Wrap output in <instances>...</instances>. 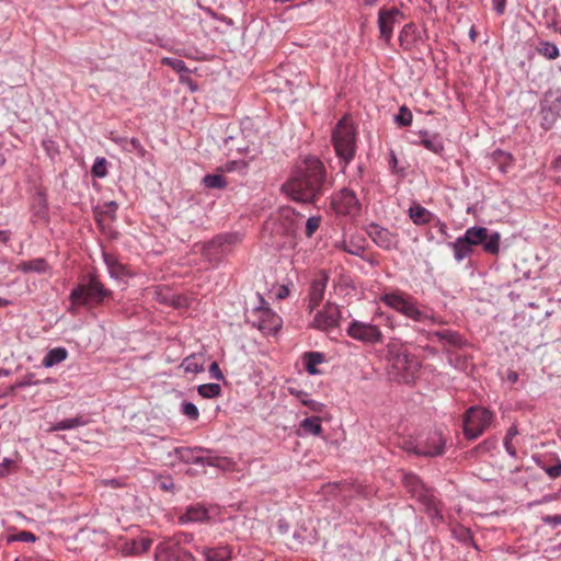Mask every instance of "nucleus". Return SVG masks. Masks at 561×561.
Wrapping results in <instances>:
<instances>
[{
    "mask_svg": "<svg viewBox=\"0 0 561 561\" xmlns=\"http://www.w3.org/2000/svg\"><path fill=\"white\" fill-rule=\"evenodd\" d=\"M332 185L333 180L323 162L316 157H307L282 185V192L295 202L316 204Z\"/></svg>",
    "mask_w": 561,
    "mask_h": 561,
    "instance_id": "f257e3e1",
    "label": "nucleus"
},
{
    "mask_svg": "<svg viewBox=\"0 0 561 561\" xmlns=\"http://www.w3.org/2000/svg\"><path fill=\"white\" fill-rule=\"evenodd\" d=\"M501 234L496 231L490 232L488 228L473 226L466 230L465 234L449 243L454 250V257L457 262L463 261L473 253V248L481 245L483 251L491 255L500 252Z\"/></svg>",
    "mask_w": 561,
    "mask_h": 561,
    "instance_id": "f03ea898",
    "label": "nucleus"
},
{
    "mask_svg": "<svg viewBox=\"0 0 561 561\" xmlns=\"http://www.w3.org/2000/svg\"><path fill=\"white\" fill-rule=\"evenodd\" d=\"M110 298H113V291L105 287L94 272L82 275L69 295L72 305L88 309L103 306Z\"/></svg>",
    "mask_w": 561,
    "mask_h": 561,
    "instance_id": "7ed1b4c3",
    "label": "nucleus"
},
{
    "mask_svg": "<svg viewBox=\"0 0 561 561\" xmlns=\"http://www.w3.org/2000/svg\"><path fill=\"white\" fill-rule=\"evenodd\" d=\"M387 358L390 365L389 375L392 380L407 385L414 381L421 368V362L415 355L408 353L403 346L389 344Z\"/></svg>",
    "mask_w": 561,
    "mask_h": 561,
    "instance_id": "20e7f679",
    "label": "nucleus"
},
{
    "mask_svg": "<svg viewBox=\"0 0 561 561\" xmlns=\"http://www.w3.org/2000/svg\"><path fill=\"white\" fill-rule=\"evenodd\" d=\"M402 484L407 492L424 506L432 524L438 523L443 518L433 489L425 486L416 474L404 473Z\"/></svg>",
    "mask_w": 561,
    "mask_h": 561,
    "instance_id": "39448f33",
    "label": "nucleus"
},
{
    "mask_svg": "<svg viewBox=\"0 0 561 561\" xmlns=\"http://www.w3.org/2000/svg\"><path fill=\"white\" fill-rule=\"evenodd\" d=\"M332 142L336 156L345 162L354 158L356 152V133L352 123L346 117L339 121L332 131Z\"/></svg>",
    "mask_w": 561,
    "mask_h": 561,
    "instance_id": "423d86ee",
    "label": "nucleus"
},
{
    "mask_svg": "<svg viewBox=\"0 0 561 561\" xmlns=\"http://www.w3.org/2000/svg\"><path fill=\"white\" fill-rule=\"evenodd\" d=\"M241 241L242 234L239 232L219 233L203 244L202 255L210 263L219 264Z\"/></svg>",
    "mask_w": 561,
    "mask_h": 561,
    "instance_id": "0eeeda50",
    "label": "nucleus"
},
{
    "mask_svg": "<svg viewBox=\"0 0 561 561\" xmlns=\"http://www.w3.org/2000/svg\"><path fill=\"white\" fill-rule=\"evenodd\" d=\"M494 419L492 411L484 407L472 405L463 414V434L468 439H476L490 427Z\"/></svg>",
    "mask_w": 561,
    "mask_h": 561,
    "instance_id": "6e6552de",
    "label": "nucleus"
},
{
    "mask_svg": "<svg viewBox=\"0 0 561 561\" xmlns=\"http://www.w3.org/2000/svg\"><path fill=\"white\" fill-rule=\"evenodd\" d=\"M380 300L391 309L414 321L423 322L430 319L425 312L419 309L417 301L412 296L390 293L380 296Z\"/></svg>",
    "mask_w": 561,
    "mask_h": 561,
    "instance_id": "1a4fd4ad",
    "label": "nucleus"
},
{
    "mask_svg": "<svg viewBox=\"0 0 561 561\" xmlns=\"http://www.w3.org/2000/svg\"><path fill=\"white\" fill-rule=\"evenodd\" d=\"M261 306L256 307L252 314L256 318L253 325L265 334H276L282 328V319L266 305V301L260 296Z\"/></svg>",
    "mask_w": 561,
    "mask_h": 561,
    "instance_id": "9d476101",
    "label": "nucleus"
},
{
    "mask_svg": "<svg viewBox=\"0 0 561 561\" xmlns=\"http://www.w3.org/2000/svg\"><path fill=\"white\" fill-rule=\"evenodd\" d=\"M221 510L218 506H205L203 504L191 505L186 508L185 513L179 517L180 523H221L222 519L218 518Z\"/></svg>",
    "mask_w": 561,
    "mask_h": 561,
    "instance_id": "9b49d317",
    "label": "nucleus"
},
{
    "mask_svg": "<svg viewBox=\"0 0 561 561\" xmlns=\"http://www.w3.org/2000/svg\"><path fill=\"white\" fill-rule=\"evenodd\" d=\"M561 91L556 93L551 90L546 92L540 102L541 127L546 130L552 128L560 111Z\"/></svg>",
    "mask_w": 561,
    "mask_h": 561,
    "instance_id": "f8f14e48",
    "label": "nucleus"
},
{
    "mask_svg": "<svg viewBox=\"0 0 561 561\" xmlns=\"http://www.w3.org/2000/svg\"><path fill=\"white\" fill-rule=\"evenodd\" d=\"M333 209L341 215L357 216L360 213L362 205L356 194L348 188H342L332 196Z\"/></svg>",
    "mask_w": 561,
    "mask_h": 561,
    "instance_id": "ddd939ff",
    "label": "nucleus"
},
{
    "mask_svg": "<svg viewBox=\"0 0 561 561\" xmlns=\"http://www.w3.org/2000/svg\"><path fill=\"white\" fill-rule=\"evenodd\" d=\"M347 334L354 340L369 344L381 343L383 337L377 325L358 320L350 323Z\"/></svg>",
    "mask_w": 561,
    "mask_h": 561,
    "instance_id": "4468645a",
    "label": "nucleus"
},
{
    "mask_svg": "<svg viewBox=\"0 0 561 561\" xmlns=\"http://www.w3.org/2000/svg\"><path fill=\"white\" fill-rule=\"evenodd\" d=\"M341 320V311L339 306L331 301H327L322 310H319L313 321L311 322V327L321 330L329 331L335 329L340 325Z\"/></svg>",
    "mask_w": 561,
    "mask_h": 561,
    "instance_id": "2eb2a0df",
    "label": "nucleus"
},
{
    "mask_svg": "<svg viewBox=\"0 0 561 561\" xmlns=\"http://www.w3.org/2000/svg\"><path fill=\"white\" fill-rule=\"evenodd\" d=\"M402 19H404V14L400 9L396 7L390 9L381 8L379 10L377 23L380 38L383 39L387 44H389L392 38L394 24H397Z\"/></svg>",
    "mask_w": 561,
    "mask_h": 561,
    "instance_id": "dca6fc26",
    "label": "nucleus"
},
{
    "mask_svg": "<svg viewBox=\"0 0 561 561\" xmlns=\"http://www.w3.org/2000/svg\"><path fill=\"white\" fill-rule=\"evenodd\" d=\"M366 232L374 243L382 250L390 251L398 247V234L376 222L369 224L366 228Z\"/></svg>",
    "mask_w": 561,
    "mask_h": 561,
    "instance_id": "f3484780",
    "label": "nucleus"
},
{
    "mask_svg": "<svg viewBox=\"0 0 561 561\" xmlns=\"http://www.w3.org/2000/svg\"><path fill=\"white\" fill-rule=\"evenodd\" d=\"M157 561H195L194 557L173 541H164L157 546Z\"/></svg>",
    "mask_w": 561,
    "mask_h": 561,
    "instance_id": "a211bd4d",
    "label": "nucleus"
},
{
    "mask_svg": "<svg viewBox=\"0 0 561 561\" xmlns=\"http://www.w3.org/2000/svg\"><path fill=\"white\" fill-rule=\"evenodd\" d=\"M329 274L325 271H320L318 275L311 280L308 293L307 310L309 313L313 312L320 306L324 298V293L329 282Z\"/></svg>",
    "mask_w": 561,
    "mask_h": 561,
    "instance_id": "6ab92c4d",
    "label": "nucleus"
},
{
    "mask_svg": "<svg viewBox=\"0 0 561 561\" xmlns=\"http://www.w3.org/2000/svg\"><path fill=\"white\" fill-rule=\"evenodd\" d=\"M202 451V448L195 447H175L173 453L176 458L185 463H194V465H213L210 461L206 460L204 457L197 455Z\"/></svg>",
    "mask_w": 561,
    "mask_h": 561,
    "instance_id": "aec40b11",
    "label": "nucleus"
},
{
    "mask_svg": "<svg viewBox=\"0 0 561 561\" xmlns=\"http://www.w3.org/2000/svg\"><path fill=\"white\" fill-rule=\"evenodd\" d=\"M104 262L108 270V273L114 278L130 277L133 273L129 271L127 265H124L118 259L110 253H103Z\"/></svg>",
    "mask_w": 561,
    "mask_h": 561,
    "instance_id": "412c9836",
    "label": "nucleus"
},
{
    "mask_svg": "<svg viewBox=\"0 0 561 561\" xmlns=\"http://www.w3.org/2000/svg\"><path fill=\"white\" fill-rule=\"evenodd\" d=\"M445 448V442L439 434H434L431 436L424 446V448L417 447L415 450L416 454L427 456V457H435L440 456L444 453Z\"/></svg>",
    "mask_w": 561,
    "mask_h": 561,
    "instance_id": "4be33fe9",
    "label": "nucleus"
},
{
    "mask_svg": "<svg viewBox=\"0 0 561 561\" xmlns=\"http://www.w3.org/2000/svg\"><path fill=\"white\" fill-rule=\"evenodd\" d=\"M420 145L427 150L440 154L444 151V142L439 134H430L427 130L420 131Z\"/></svg>",
    "mask_w": 561,
    "mask_h": 561,
    "instance_id": "5701e85b",
    "label": "nucleus"
},
{
    "mask_svg": "<svg viewBox=\"0 0 561 561\" xmlns=\"http://www.w3.org/2000/svg\"><path fill=\"white\" fill-rule=\"evenodd\" d=\"M434 336L445 346L461 347L465 344L462 336L458 332L442 330L433 333Z\"/></svg>",
    "mask_w": 561,
    "mask_h": 561,
    "instance_id": "b1692460",
    "label": "nucleus"
},
{
    "mask_svg": "<svg viewBox=\"0 0 561 561\" xmlns=\"http://www.w3.org/2000/svg\"><path fill=\"white\" fill-rule=\"evenodd\" d=\"M409 216L415 225L422 226L431 221L433 214L420 204H414L409 208Z\"/></svg>",
    "mask_w": 561,
    "mask_h": 561,
    "instance_id": "393cba45",
    "label": "nucleus"
},
{
    "mask_svg": "<svg viewBox=\"0 0 561 561\" xmlns=\"http://www.w3.org/2000/svg\"><path fill=\"white\" fill-rule=\"evenodd\" d=\"M68 357V351L65 347H55L53 350H49L45 357L43 358V366L46 368L53 367L64 360H66Z\"/></svg>",
    "mask_w": 561,
    "mask_h": 561,
    "instance_id": "a878e982",
    "label": "nucleus"
},
{
    "mask_svg": "<svg viewBox=\"0 0 561 561\" xmlns=\"http://www.w3.org/2000/svg\"><path fill=\"white\" fill-rule=\"evenodd\" d=\"M88 423V421L82 415H77L72 419H65L62 421H59L55 424H53L47 432H57V431H67L72 430L79 426H83Z\"/></svg>",
    "mask_w": 561,
    "mask_h": 561,
    "instance_id": "bb28decb",
    "label": "nucleus"
},
{
    "mask_svg": "<svg viewBox=\"0 0 561 561\" xmlns=\"http://www.w3.org/2000/svg\"><path fill=\"white\" fill-rule=\"evenodd\" d=\"M118 208L116 202H107L102 206H99L94 209V218L95 221L101 225L105 218H110L111 220L115 219V214Z\"/></svg>",
    "mask_w": 561,
    "mask_h": 561,
    "instance_id": "cd10ccee",
    "label": "nucleus"
},
{
    "mask_svg": "<svg viewBox=\"0 0 561 561\" xmlns=\"http://www.w3.org/2000/svg\"><path fill=\"white\" fill-rule=\"evenodd\" d=\"M19 268L23 273H46L49 270V265L45 259L37 257L30 261L21 262Z\"/></svg>",
    "mask_w": 561,
    "mask_h": 561,
    "instance_id": "c85d7f7f",
    "label": "nucleus"
},
{
    "mask_svg": "<svg viewBox=\"0 0 561 561\" xmlns=\"http://www.w3.org/2000/svg\"><path fill=\"white\" fill-rule=\"evenodd\" d=\"M288 392L295 396L301 402V404L309 408L311 411L322 412L324 405L320 402L310 399L309 394L306 391L289 387Z\"/></svg>",
    "mask_w": 561,
    "mask_h": 561,
    "instance_id": "c756f323",
    "label": "nucleus"
},
{
    "mask_svg": "<svg viewBox=\"0 0 561 561\" xmlns=\"http://www.w3.org/2000/svg\"><path fill=\"white\" fill-rule=\"evenodd\" d=\"M325 359V356L323 353L320 352H307L304 354V363L305 368L308 374L310 375H317L319 374V370L316 368L317 365L323 363Z\"/></svg>",
    "mask_w": 561,
    "mask_h": 561,
    "instance_id": "7c9ffc66",
    "label": "nucleus"
},
{
    "mask_svg": "<svg viewBox=\"0 0 561 561\" xmlns=\"http://www.w3.org/2000/svg\"><path fill=\"white\" fill-rule=\"evenodd\" d=\"M152 545V539L149 537H141L126 543L125 552L130 554H140L149 550Z\"/></svg>",
    "mask_w": 561,
    "mask_h": 561,
    "instance_id": "2f4dec72",
    "label": "nucleus"
},
{
    "mask_svg": "<svg viewBox=\"0 0 561 561\" xmlns=\"http://www.w3.org/2000/svg\"><path fill=\"white\" fill-rule=\"evenodd\" d=\"M206 561H230L231 550L228 547L208 548L204 550Z\"/></svg>",
    "mask_w": 561,
    "mask_h": 561,
    "instance_id": "473e14b6",
    "label": "nucleus"
},
{
    "mask_svg": "<svg viewBox=\"0 0 561 561\" xmlns=\"http://www.w3.org/2000/svg\"><path fill=\"white\" fill-rule=\"evenodd\" d=\"M300 428L306 434H311L314 436H319L323 432L321 419L319 416L306 417L305 420L301 421Z\"/></svg>",
    "mask_w": 561,
    "mask_h": 561,
    "instance_id": "72a5a7b5",
    "label": "nucleus"
},
{
    "mask_svg": "<svg viewBox=\"0 0 561 561\" xmlns=\"http://www.w3.org/2000/svg\"><path fill=\"white\" fill-rule=\"evenodd\" d=\"M536 50L539 55L546 57L549 60H554L560 55L557 45L548 41H540L536 47Z\"/></svg>",
    "mask_w": 561,
    "mask_h": 561,
    "instance_id": "f704fd0d",
    "label": "nucleus"
},
{
    "mask_svg": "<svg viewBox=\"0 0 561 561\" xmlns=\"http://www.w3.org/2000/svg\"><path fill=\"white\" fill-rule=\"evenodd\" d=\"M203 184L207 188L222 190L227 187L228 181L222 174H206L203 178Z\"/></svg>",
    "mask_w": 561,
    "mask_h": 561,
    "instance_id": "c9c22d12",
    "label": "nucleus"
},
{
    "mask_svg": "<svg viewBox=\"0 0 561 561\" xmlns=\"http://www.w3.org/2000/svg\"><path fill=\"white\" fill-rule=\"evenodd\" d=\"M181 367L186 371V373H194V374H198V373H202L205 370L204 368V363L203 362H199L197 359V356L195 354L191 355V356H187L183 359L182 364H181Z\"/></svg>",
    "mask_w": 561,
    "mask_h": 561,
    "instance_id": "e433bc0d",
    "label": "nucleus"
},
{
    "mask_svg": "<svg viewBox=\"0 0 561 561\" xmlns=\"http://www.w3.org/2000/svg\"><path fill=\"white\" fill-rule=\"evenodd\" d=\"M197 392L205 399H214L221 394V387L218 383H203L197 387Z\"/></svg>",
    "mask_w": 561,
    "mask_h": 561,
    "instance_id": "4c0bfd02",
    "label": "nucleus"
},
{
    "mask_svg": "<svg viewBox=\"0 0 561 561\" xmlns=\"http://www.w3.org/2000/svg\"><path fill=\"white\" fill-rule=\"evenodd\" d=\"M412 118H413L412 112L405 105H402L399 108V113L397 115H394V122L400 127L410 126L412 124Z\"/></svg>",
    "mask_w": 561,
    "mask_h": 561,
    "instance_id": "58836bf2",
    "label": "nucleus"
},
{
    "mask_svg": "<svg viewBox=\"0 0 561 561\" xmlns=\"http://www.w3.org/2000/svg\"><path fill=\"white\" fill-rule=\"evenodd\" d=\"M91 173L94 178H105L107 174V161L103 157H98L91 169Z\"/></svg>",
    "mask_w": 561,
    "mask_h": 561,
    "instance_id": "ea45409f",
    "label": "nucleus"
},
{
    "mask_svg": "<svg viewBox=\"0 0 561 561\" xmlns=\"http://www.w3.org/2000/svg\"><path fill=\"white\" fill-rule=\"evenodd\" d=\"M322 222L321 216H312L307 219L306 227H305V236L307 238H312L316 231L320 228V225Z\"/></svg>",
    "mask_w": 561,
    "mask_h": 561,
    "instance_id": "a19ab883",
    "label": "nucleus"
},
{
    "mask_svg": "<svg viewBox=\"0 0 561 561\" xmlns=\"http://www.w3.org/2000/svg\"><path fill=\"white\" fill-rule=\"evenodd\" d=\"M162 64L171 67L173 70H175L179 73H190L191 72V70L187 68V66L185 65V62L182 59L163 58Z\"/></svg>",
    "mask_w": 561,
    "mask_h": 561,
    "instance_id": "79ce46f5",
    "label": "nucleus"
},
{
    "mask_svg": "<svg viewBox=\"0 0 561 561\" xmlns=\"http://www.w3.org/2000/svg\"><path fill=\"white\" fill-rule=\"evenodd\" d=\"M337 248L348 254L359 256V257H363V253L365 252L364 247H362L359 244H355L353 242L347 243L346 241H343L341 244L337 245Z\"/></svg>",
    "mask_w": 561,
    "mask_h": 561,
    "instance_id": "37998d69",
    "label": "nucleus"
},
{
    "mask_svg": "<svg viewBox=\"0 0 561 561\" xmlns=\"http://www.w3.org/2000/svg\"><path fill=\"white\" fill-rule=\"evenodd\" d=\"M181 412L191 421H196L199 417V411L192 402H183L181 404Z\"/></svg>",
    "mask_w": 561,
    "mask_h": 561,
    "instance_id": "c03bdc74",
    "label": "nucleus"
},
{
    "mask_svg": "<svg viewBox=\"0 0 561 561\" xmlns=\"http://www.w3.org/2000/svg\"><path fill=\"white\" fill-rule=\"evenodd\" d=\"M453 536L461 542H471L472 534L470 528H451Z\"/></svg>",
    "mask_w": 561,
    "mask_h": 561,
    "instance_id": "a18cd8bd",
    "label": "nucleus"
},
{
    "mask_svg": "<svg viewBox=\"0 0 561 561\" xmlns=\"http://www.w3.org/2000/svg\"><path fill=\"white\" fill-rule=\"evenodd\" d=\"M39 381L35 379L34 374H27L25 375L20 381H18L15 385L11 386L10 390L13 392L16 388H25L34 385H38Z\"/></svg>",
    "mask_w": 561,
    "mask_h": 561,
    "instance_id": "49530a36",
    "label": "nucleus"
},
{
    "mask_svg": "<svg viewBox=\"0 0 561 561\" xmlns=\"http://www.w3.org/2000/svg\"><path fill=\"white\" fill-rule=\"evenodd\" d=\"M127 144L129 145V148L125 147V149L129 152L131 151H136L137 154L141 158H144L147 153V150L145 149V147L141 145L140 140L137 139V138H131L127 141Z\"/></svg>",
    "mask_w": 561,
    "mask_h": 561,
    "instance_id": "de8ad7c7",
    "label": "nucleus"
},
{
    "mask_svg": "<svg viewBox=\"0 0 561 561\" xmlns=\"http://www.w3.org/2000/svg\"><path fill=\"white\" fill-rule=\"evenodd\" d=\"M496 439L495 438H488L485 440H483L482 443H480L476 448L474 450L477 453H489L493 449H495L496 447Z\"/></svg>",
    "mask_w": 561,
    "mask_h": 561,
    "instance_id": "09e8293b",
    "label": "nucleus"
},
{
    "mask_svg": "<svg viewBox=\"0 0 561 561\" xmlns=\"http://www.w3.org/2000/svg\"><path fill=\"white\" fill-rule=\"evenodd\" d=\"M35 539L36 538L34 536V534H32L30 531H20L16 535L9 536L8 537V542H11V541H14V540L33 542V541H35Z\"/></svg>",
    "mask_w": 561,
    "mask_h": 561,
    "instance_id": "8fccbe9b",
    "label": "nucleus"
},
{
    "mask_svg": "<svg viewBox=\"0 0 561 561\" xmlns=\"http://www.w3.org/2000/svg\"><path fill=\"white\" fill-rule=\"evenodd\" d=\"M280 216L283 219L285 220H290L289 225H288V228H287V231H294L295 229V222H294V217L296 216V213L293 208H283L282 209V213H280Z\"/></svg>",
    "mask_w": 561,
    "mask_h": 561,
    "instance_id": "3c124183",
    "label": "nucleus"
},
{
    "mask_svg": "<svg viewBox=\"0 0 561 561\" xmlns=\"http://www.w3.org/2000/svg\"><path fill=\"white\" fill-rule=\"evenodd\" d=\"M43 148L47 152L48 156L53 157L54 154L58 153L57 146L54 140L51 139H44L42 142Z\"/></svg>",
    "mask_w": 561,
    "mask_h": 561,
    "instance_id": "603ef678",
    "label": "nucleus"
},
{
    "mask_svg": "<svg viewBox=\"0 0 561 561\" xmlns=\"http://www.w3.org/2000/svg\"><path fill=\"white\" fill-rule=\"evenodd\" d=\"M208 371H209L211 378H215L217 380L224 379V374H222L217 362H213L210 364Z\"/></svg>",
    "mask_w": 561,
    "mask_h": 561,
    "instance_id": "864d4df0",
    "label": "nucleus"
},
{
    "mask_svg": "<svg viewBox=\"0 0 561 561\" xmlns=\"http://www.w3.org/2000/svg\"><path fill=\"white\" fill-rule=\"evenodd\" d=\"M492 5L497 15H503L506 10V0H492Z\"/></svg>",
    "mask_w": 561,
    "mask_h": 561,
    "instance_id": "5fc2aeb1",
    "label": "nucleus"
},
{
    "mask_svg": "<svg viewBox=\"0 0 561 561\" xmlns=\"http://www.w3.org/2000/svg\"><path fill=\"white\" fill-rule=\"evenodd\" d=\"M159 488L162 490V491H172L174 489V482H173V479L171 477H167V478H163L160 482H159Z\"/></svg>",
    "mask_w": 561,
    "mask_h": 561,
    "instance_id": "6e6d98bb",
    "label": "nucleus"
},
{
    "mask_svg": "<svg viewBox=\"0 0 561 561\" xmlns=\"http://www.w3.org/2000/svg\"><path fill=\"white\" fill-rule=\"evenodd\" d=\"M546 472L550 478H558L561 476V461L554 466H550L546 469Z\"/></svg>",
    "mask_w": 561,
    "mask_h": 561,
    "instance_id": "4d7b16f0",
    "label": "nucleus"
},
{
    "mask_svg": "<svg viewBox=\"0 0 561 561\" xmlns=\"http://www.w3.org/2000/svg\"><path fill=\"white\" fill-rule=\"evenodd\" d=\"M504 447L507 454L514 458L517 457V450L515 446L513 445V439L504 438Z\"/></svg>",
    "mask_w": 561,
    "mask_h": 561,
    "instance_id": "13d9d810",
    "label": "nucleus"
},
{
    "mask_svg": "<svg viewBox=\"0 0 561 561\" xmlns=\"http://www.w3.org/2000/svg\"><path fill=\"white\" fill-rule=\"evenodd\" d=\"M552 169L558 173L557 181L561 183V156L554 159L552 162Z\"/></svg>",
    "mask_w": 561,
    "mask_h": 561,
    "instance_id": "bf43d9fd",
    "label": "nucleus"
},
{
    "mask_svg": "<svg viewBox=\"0 0 561 561\" xmlns=\"http://www.w3.org/2000/svg\"><path fill=\"white\" fill-rule=\"evenodd\" d=\"M542 522L543 523H548V524H556V525H561V514L559 515H553V516H545L542 517Z\"/></svg>",
    "mask_w": 561,
    "mask_h": 561,
    "instance_id": "052dcab7",
    "label": "nucleus"
},
{
    "mask_svg": "<svg viewBox=\"0 0 561 561\" xmlns=\"http://www.w3.org/2000/svg\"><path fill=\"white\" fill-rule=\"evenodd\" d=\"M13 463L10 459H4L0 465V477H4L8 473V468Z\"/></svg>",
    "mask_w": 561,
    "mask_h": 561,
    "instance_id": "680f3d73",
    "label": "nucleus"
},
{
    "mask_svg": "<svg viewBox=\"0 0 561 561\" xmlns=\"http://www.w3.org/2000/svg\"><path fill=\"white\" fill-rule=\"evenodd\" d=\"M517 434H518L517 426L513 424V425L507 430L506 435H505V437H504V438L513 439Z\"/></svg>",
    "mask_w": 561,
    "mask_h": 561,
    "instance_id": "e2e57ef3",
    "label": "nucleus"
},
{
    "mask_svg": "<svg viewBox=\"0 0 561 561\" xmlns=\"http://www.w3.org/2000/svg\"><path fill=\"white\" fill-rule=\"evenodd\" d=\"M104 483H105V485H110L112 488L123 486V483L118 479L106 480Z\"/></svg>",
    "mask_w": 561,
    "mask_h": 561,
    "instance_id": "0e129e2a",
    "label": "nucleus"
},
{
    "mask_svg": "<svg viewBox=\"0 0 561 561\" xmlns=\"http://www.w3.org/2000/svg\"><path fill=\"white\" fill-rule=\"evenodd\" d=\"M507 380L512 383H515L518 380V374L514 370H510L507 373Z\"/></svg>",
    "mask_w": 561,
    "mask_h": 561,
    "instance_id": "69168bd1",
    "label": "nucleus"
},
{
    "mask_svg": "<svg viewBox=\"0 0 561 561\" xmlns=\"http://www.w3.org/2000/svg\"><path fill=\"white\" fill-rule=\"evenodd\" d=\"M397 163H398V160H397V156L393 151H391L390 153V161H389V167L394 170L397 168Z\"/></svg>",
    "mask_w": 561,
    "mask_h": 561,
    "instance_id": "338daca9",
    "label": "nucleus"
},
{
    "mask_svg": "<svg viewBox=\"0 0 561 561\" xmlns=\"http://www.w3.org/2000/svg\"><path fill=\"white\" fill-rule=\"evenodd\" d=\"M10 239V233L9 231H5V230H0V242L1 243H7Z\"/></svg>",
    "mask_w": 561,
    "mask_h": 561,
    "instance_id": "774afa93",
    "label": "nucleus"
}]
</instances>
